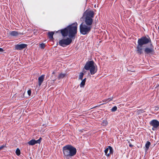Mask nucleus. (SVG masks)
<instances>
[{"instance_id": "393cba45", "label": "nucleus", "mask_w": 159, "mask_h": 159, "mask_svg": "<svg viewBox=\"0 0 159 159\" xmlns=\"http://www.w3.org/2000/svg\"><path fill=\"white\" fill-rule=\"evenodd\" d=\"M117 107L116 106H115L113 107L111 110L112 112H115L117 110Z\"/></svg>"}, {"instance_id": "7ed1b4c3", "label": "nucleus", "mask_w": 159, "mask_h": 159, "mask_svg": "<svg viewBox=\"0 0 159 159\" xmlns=\"http://www.w3.org/2000/svg\"><path fill=\"white\" fill-rule=\"evenodd\" d=\"M62 151L65 157L68 159L75 156L77 152L75 148L69 144L63 147L62 148Z\"/></svg>"}, {"instance_id": "473e14b6", "label": "nucleus", "mask_w": 159, "mask_h": 159, "mask_svg": "<svg viewBox=\"0 0 159 159\" xmlns=\"http://www.w3.org/2000/svg\"><path fill=\"white\" fill-rule=\"evenodd\" d=\"M157 86H159V84H157Z\"/></svg>"}, {"instance_id": "a878e982", "label": "nucleus", "mask_w": 159, "mask_h": 159, "mask_svg": "<svg viewBox=\"0 0 159 159\" xmlns=\"http://www.w3.org/2000/svg\"><path fill=\"white\" fill-rule=\"evenodd\" d=\"M108 122L106 120H103L102 123V125L103 126H106L107 125Z\"/></svg>"}, {"instance_id": "bb28decb", "label": "nucleus", "mask_w": 159, "mask_h": 159, "mask_svg": "<svg viewBox=\"0 0 159 159\" xmlns=\"http://www.w3.org/2000/svg\"><path fill=\"white\" fill-rule=\"evenodd\" d=\"M40 47L41 49H43L45 47V44L44 43H42L40 45Z\"/></svg>"}, {"instance_id": "cd10ccee", "label": "nucleus", "mask_w": 159, "mask_h": 159, "mask_svg": "<svg viewBox=\"0 0 159 159\" xmlns=\"http://www.w3.org/2000/svg\"><path fill=\"white\" fill-rule=\"evenodd\" d=\"M27 93H28V95L29 96H30L31 95V90H28L27 91Z\"/></svg>"}, {"instance_id": "6ab92c4d", "label": "nucleus", "mask_w": 159, "mask_h": 159, "mask_svg": "<svg viewBox=\"0 0 159 159\" xmlns=\"http://www.w3.org/2000/svg\"><path fill=\"white\" fill-rule=\"evenodd\" d=\"M109 150V153L108 154H109V156L110 154H113V150L112 147L110 146H108Z\"/></svg>"}, {"instance_id": "4468645a", "label": "nucleus", "mask_w": 159, "mask_h": 159, "mask_svg": "<svg viewBox=\"0 0 159 159\" xmlns=\"http://www.w3.org/2000/svg\"><path fill=\"white\" fill-rule=\"evenodd\" d=\"M151 145V143L149 141H147L145 145V149L146 152H147L149 148Z\"/></svg>"}, {"instance_id": "9b49d317", "label": "nucleus", "mask_w": 159, "mask_h": 159, "mask_svg": "<svg viewBox=\"0 0 159 159\" xmlns=\"http://www.w3.org/2000/svg\"><path fill=\"white\" fill-rule=\"evenodd\" d=\"M68 30L67 27L61 30V32L63 37H65L68 35L69 32Z\"/></svg>"}, {"instance_id": "c756f323", "label": "nucleus", "mask_w": 159, "mask_h": 159, "mask_svg": "<svg viewBox=\"0 0 159 159\" xmlns=\"http://www.w3.org/2000/svg\"><path fill=\"white\" fill-rule=\"evenodd\" d=\"M5 147V146L2 145L0 147V150H1L2 148Z\"/></svg>"}, {"instance_id": "9d476101", "label": "nucleus", "mask_w": 159, "mask_h": 159, "mask_svg": "<svg viewBox=\"0 0 159 159\" xmlns=\"http://www.w3.org/2000/svg\"><path fill=\"white\" fill-rule=\"evenodd\" d=\"M27 45V44L24 43L17 44L15 46V50H22L25 48Z\"/></svg>"}, {"instance_id": "1a4fd4ad", "label": "nucleus", "mask_w": 159, "mask_h": 159, "mask_svg": "<svg viewBox=\"0 0 159 159\" xmlns=\"http://www.w3.org/2000/svg\"><path fill=\"white\" fill-rule=\"evenodd\" d=\"M150 124L153 126L152 129L155 130L159 126V122L157 120H153L150 121Z\"/></svg>"}, {"instance_id": "c85d7f7f", "label": "nucleus", "mask_w": 159, "mask_h": 159, "mask_svg": "<svg viewBox=\"0 0 159 159\" xmlns=\"http://www.w3.org/2000/svg\"><path fill=\"white\" fill-rule=\"evenodd\" d=\"M128 143H129V146L131 148H132L133 147V145L131 144L130 143L129 141L128 142Z\"/></svg>"}, {"instance_id": "412c9836", "label": "nucleus", "mask_w": 159, "mask_h": 159, "mask_svg": "<svg viewBox=\"0 0 159 159\" xmlns=\"http://www.w3.org/2000/svg\"><path fill=\"white\" fill-rule=\"evenodd\" d=\"M109 150L108 147L104 150V152L105 155L107 157H109V154L107 153L108 151Z\"/></svg>"}, {"instance_id": "a211bd4d", "label": "nucleus", "mask_w": 159, "mask_h": 159, "mask_svg": "<svg viewBox=\"0 0 159 159\" xmlns=\"http://www.w3.org/2000/svg\"><path fill=\"white\" fill-rule=\"evenodd\" d=\"M113 99V97H111L110 98H107L103 100V102L105 103H107L108 102L110 101L111 100H112Z\"/></svg>"}, {"instance_id": "b1692460", "label": "nucleus", "mask_w": 159, "mask_h": 159, "mask_svg": "<svg viewBox=\"0 0 159 159\" xmlns=\"http://www.w3.org/2000/svg\"><path fill=\"white\" fill-rule=\"evenodd\" d=\"M42 138L41 137H40L39 139H38L37 140H35V144L37 143H39L40 144L41 143V141L42 140Z\"/></svg>"}, {"instance_id": "2eb2a0df", "label": "nucleus", "mask_w": 159, "mask_h": 159, "mask_svg": "<svg viewBox=\"0 0 159 159\" xmlns=\"http://www.w3.org/2000/svg\"><path fill=\"white\" fill-rule=\"evenodd\" d=\"M86 78H85L83 80L82 79V81L81 82L80 84V87H84V85L85 84V83L86 82Z\"/></svg>"}, {"instance_id": "6e6552de", "label": "nucleus", "mask_w": 159, "mask_h": 159, "mask_svg": "<svg viewBox=\"0 0 159 159\" xmlns=\"http://www.w3.org/2000/svg\"><path fill=\"white\" fill-rule=\"evenodd\" d=\"M144 52L145 54H153L154 52V46L152 43L150 44V47H147L144 49Z\"/></svg>"}, {"instance_id": "20e7f679", "label": "nucleus", "mask_w": 159, "mask_h": 159, "mask_svg": "<svg viewBox=\"0 0 159 159\" xmlns=\"http://www.w3.org/2000/svg\"><path fill=\"white\" fill-rule=\"evenodd\" d=\"M77 23L76 22L67 26L69 32L68 36L73 40L77 33Z\"/></svg>"}, {"instance_id": "4be33fe9", "label": "nucleus", "mask_w": 159, "mask_h": 159, "mask_svg": "<svg viewBox=\"0 0 159 159\" xmlns=\"http://www.w3.org/2000/svg\"><path fill=\"white\" fill-rule=\"evenodd\" d=\"M84 73L83 72H81L79 76V79L82 80L84 75Z\"/></svg>"}, {"instance_id": "f8f14e48", "label": "nucleus", "mask_w": 159, "mask_h": 159, "mask_svg": "<svg viewBox=\"0 0 159 159\" xmlns=\"http://www.w3.org/2000/svg\"><path fill=\"white\" fill-rule=\"evenodd\" d=\"M45 76L44 75H42L38 78V84L39 87L40 86L44 81Z\"/></svg>"}, {"instance_id": "423d86ee", "label": "nucleus", "mask_w": 159, "mask_h": 159, "mask_svg": "<svg viewBox=\"0 0 159 159\" xmlns=\"http://www.w3.org/2000/svg\"><path fill=\"white\" fill-rule=\"evenodd\" d=\"M92 27V26H89L82 22L80 26V32L83 35L87 34L90 31Z\"/></svg>"}, {"instance_id": "dca6fc26", "label": "nucleus", "mask_w": 159, "mask_h": 159, "mask_svg": "<svg viewBox=\"0 0 159 159\" xmlns=\"http://www.w3.org/2000/svg\"><path fill=\"white\" fill-rule=\"evenodd\" d=\"M35 139H31L28 143V144L30 145H34L35 144Z\"/></svg>"}, {"instance_id": "0eeeda50", "label": "nucleus", "mask_w": 159, "mask_h": 159, "mask_svg": "<svg viewBox=\"0 0 159 159\" xmlns=\"http://www.w3.org/2000/svg\"><path fill=\"white\" fill-rule=\"evenodd\" d=\"M72 38H68L66 39H62L60 40L59 42V44L61 46L65 47L70 44L72 41Z\"/></svg>"}, {"instance_id": "39448f33", "label": "nucleus", "mask_w": 159, "mask_h": 159, "mask_svg": "<svg viewBox=\"0 0 159 159\" xmlns=\"http://www.w3.org/2000/svg\"><path fill=\"white\" fill-rule=\"evenodd\" d=\"M95 65L93 61H88L86 62L84 68L86 70H89L91 74L93 75L97 71V70L95 68Z\"/></svg>"}, {"instance_id": "aec40b11", "label": "nucleus", "mask_w": 159, "mask_h": 159, "mask_svg": "<svg viewBox=\"0 0 159 159\" xmlns=\"http://www.w3.org/2000/svg\"><path fill=\"white\" fill-rule=\"evenodd\" d=\"M66 75V74L61 73L59 74L58 78L59 79H61L64 78Z\"/></svg>"}, {"instance_id": "ddd939ff", "label": "nucleus", "mask_w": 159, "mask_h": 159, "mask_svg": "<svg viewBox=\"0 0 159 159\" xmlns=\"http://www.w3.org/2000/svg\"><path fill=\"white\" fill-rule=\"evenodd\" d=\"M10 34L11 36H16L19 34L17 31H13L10 32Z\"/></svg>"}, {"instance_id": "f3484780", "label": "nucleus", "mask_w": 159, "mask_h": 159, "mask_svg": "<svg viewBox=\"0 0 159 159\" xmlns=\"http://www.w3.org/2000/svg\"><path fill=\"white\" fill-rule=\"evenodd\" d=\"M54 34V32H49L48 33V36L50 39H53V35Z\"/></svg>"}, {"instance_id": "f03ea898", "label": "nucleus", "mask_w": 159, "mask_h": 159, "mask_svg": "<svg viewBox=\"0 0 159 159\" xmlns=\"http://www.w3.org/2000/svg\"><path fill=\"white\" fill-rule=\"evenodd\" d=\"M94 16V12L91 10H86L83 13L80 19L83 20L84 24L89 26H92L93 22V18Z\"/></svg>"}, {"instance_id": "7c9ffc66", "label": "nucleus", "mask_w": 159, "mask_h": 159, "mask_svg": "<svg viewBox=\"0 0 159 159\" xmlns=\"http://www.w3.org/2000/svg\"><path fill=\"white\" fill-rule=\"evenodd\" d=\"M3 50L2 48H0V52H3Z\"/></svg>"}, {"instance_id": "2f4dec72", "label": "nucleus", "mask_w": 159, "mask_h": 159, "mask_svg": "<svg viewBox=\"0 0 159 159\" xmlns=\"http://www.w3.org/2000/svg\"><path fill=\"white\" fill-rule=\"evenodd\" d=\"M55 72L54 71L52 73V74H55Z\"/></svg>"}, {"instance_id": "5701e85b", "label": "nucleus", "mask_w": 159, "mask_h": 159, "mask_svg": "<svg viewBox=\"0 0 159 159\" xmlns=\"http://www.w3.org/2000/svg\"><path fill=\"white\" fill-rule=\"evenodd\" d=\"M16 155L18 156H19L20 154V150L18 148H17L16 150Z\"/></svg>"}, {"instance_id": "f257e3e1", "label": "nucleus", "mask_w": 159, "mask_h": 159, "mask_svg": "<svg viewBox=\"0 0 159 159\" xmlns=\"http://www.w3.org/2000/svg\"><path fill=\"white\" fill-rule=\"evenodd\" d=\"M151 40L149 37L148 36H143L139 39L138 40V45L136 47V51L140 55L143 52V45H145L148 43H152Z\"/></svg>"}]
</instances>
